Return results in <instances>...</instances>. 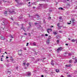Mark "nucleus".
<instances>
[{
  "label": "nucleus",
  "mask_w": 77,
  "mask_h": 77,
  "mask_svg": "<svg viewBox=\"0 0 77 77\" xmlns=\"http://www.w3.org/2000/svg\"><path fill=\"white\" fill-rule=\"evenodd\" d=\"M1 61H3V60H2V58H1Z\"/></svg>",
  "instance_id": "nucleus-50"
},
{
  "label": "nucleus",
  "mask_w": 77,
  "mask_h": 77,
  "mask_svg": "<svg viewBox=\"0 0 77 77\" xmlns=\"http://www.w3.org/2000/svg\"><path fill=\"white\" fill-rule=\"evenodd\" d=\"M29 6L30 7L31 6V5H29Z\"/></svg>",
  "instance_id": "nucleus-58"
},
{
  "label": "nucleus",
  "mask_w": 77,
  "mask_h": 77,
  "mask_svg": "<svg viewBox=\"0 0 77 77\" xmlns=\"http://www.w3.org/2000/svg\"><path fill=\"white\" fill-rule=\"evenodd\" d=\"M71 41H72V42H75V40L74 39L72 40Z\"/></svg>",
  "instance_id": "nucleus-13"
},
{
  "label": "nucleus",
  "mask_w": 77,
  "mask_h": 77,
  "mask_svg": "<svg viewBox=\"0 0 77 77\" xmlns=\"http://www.w3.org/2000/svg\"><path fill=\"white\" fill-rule=\"evenodd\" d=\"M60 20H61L62 19V17H60L59 18Z\"/></svg>",
  "instance_id": "nucleus-26"
},
{
  "label": "nucleus",
  "mask_w": 77,
  "mask_h": 77,
  "mask_svg": "<svg viewBox=\"0 0 77 77\" xmlns=\"http://www.w3.org/2000/svg\"><path fill=\"white\" fill-rule=\"evenodd\" d=\"M1 39L2 40H5V38L4 36L2 35L1 36Z\"/></svg>",
  "instance_id": "nucleus-3"
},
{
  "label": "nucleus",
  "mask_w": 77,
  "mask_h": 77,
  "mask_svg": "<svg viewBox=\"0 0 77 77\" xmlns=\"http://www.w3.org/2000/svg\"><path fill=\"white\" fill-rule=\"evenodd\" d=\"M10 38H14V37H13V36L12 35H11Z\"/></svg>",
  "instance_id": "nucleus-21"
},
{
  "label": "nucleus",
  "mask_w": 77,
  "mask_h": 77,
  "mask_svg": "<svg viewBox=\"0 0 77 77\" xmlns=\"http://www.w3.org/2000/svg\"><path fill=\"white\" fill-rule=\"evenodd\" d=\"M70 22L71 23V21H70Z\"/></svg>",
  "instance_id": "nucleus-63"
},
{
  "label": "nucleus",
  "mask_w": 77,
  "mask_h": 77,
  "mask_svg": "<svg viewBox=\"0 0 77 77\" xmlns=\"http://www.w3.org/2000/svg\"><path fill=\"white\" fill-rule=\"evenodd\" d=\"M33 45L34 46H36V43L35 42H34L33 43Z\"/></svg>",
  "instance_id": "nucleus-17"
},
{
  "label": "nucleus",
  "mask_w": 77,
  "mask_h": 77,
  "mask_svg": "<svg viewBox=\"0 0 77 77\" xmlns=\"http://www.w3.org/2000/svg\"><path fill=\"white\" fill-rule=\"evenodd\" d=\"M35 16L37 17V18H39V15H38L36 14Z\"/></svg>",
  "instance_id": "nucleus-19"
},
{
  "label": "nucleus",
  "mask_w": 77,
  "mask_h": 77,
  "mask_svg": "<svg viewBox=\"0 0 77 77\" xmlns=\"http://www.w3.org/2000/svg\"><path fill=\"white\" fill-rule=\"evenodd\" d=\"M28 44H29V43H27L26 45V46H28Z\"/></svg>",
  "instance_id": "nucleus-34"
},
{
  "label": "nucleus",
  "mask_w": 77,
  "mask_h": 77,
  "mask_svg": "<svg viewBox=\"0 0 77 77\" xmlns=\"http://www.w3.org/2000/svg\"><path fill=\"white\" fill-rule=\"evenodd\" d=\"M54 26H51V27H54Z\"/></svg>",
  "instance_id": "nucleus-46"
},
{
  "label": "nucleus",
  "mask_w": 77,
  "mask_h": 77,
  "mask_svg": "<svg viewBox=\"0 0 77 77\" xmlns=\"http://www.w3.org/2000/svg\"><path fill=\"white\" fill-rule=\"evenodd\" d=\"M57 43H59V40H57Z\"/></svg>",
  "instance_id": "nucleus-23"
},
{
  "label": "nucleus",
  "mask_w": 77,
  "mask_h": 77,
  "mask_svg": "<svg viewBox=\"0 0 77 77\" xmlns=\"http://www.w3.org/2000/svg\"><path fill=\"white\" fill-rule=\"evenodd\" d=\"M27 68L26 67H25V69H26Z\"/></svg>",
  "instance_id": "nucleus-59"
},
{
  "label": "nucleus",
  "mask_w": 77,
  "mask_h": 77,
  "mask_svg": "<svg viewBox=\"0 0 77 77\" xmlns=\"http://www.w3.org/2000/svg\"><path fill=\"white\" fill-rule=\"evenodd\" d=\"M3 2H4L5 3H6V2H6V1H3Z\"/></svg>",
  "instance_id": "nucleus-36"
},
{
  "label": "nucleus",
  "mask_w": 77,
  "mask_h": 77,
  "mask_svg": "<svg viewBox=\"0 0 77 77\" xmlns=\"http://www.w3.org/2000/svg\"><path fill=\"white\" fill-rule=\"evenodd\" d=\"M58 9H61V10H63V8H62V7H60V8H59Z\"/></svg>",
  "instance_id": "nucleus-15"
},
{
  "label": "nucleus",
  "mask_w": 77,
  "mask_h": 77,
  "mask_svg": "<svg viewBox=\"0 0 77 77\" xmlns=\"http://www.w3.org/2000/svg\"><path fill=\"white\" fill-rule=\"evenodd\" d=\"M30 2H29V4H30Z\"/></svg>",
  "instance_id": "nucleus-56"
},
{
  "label": "nucleus",
  "mask_w": 77,
  "mask_h": 77,
  "mask_svg": "<svg viewBox=\"0 0 77 77\" xmlns=\"http://www.w3.org/2000/svg\"><path fill=\"white\" fill-rule=\"evenodd\" d=\"M76 44H77V41H76Z\"/></svg>",
  "instance_id": "nucleus-64"
},
{
  "label": "nucleus",
  "mask_w": 77,
  "mask_h": 77,
  "mask_svg": "<svg viewBox=\"0 0 77 77\" xmlns=\"http://www.w3.org/2000/svg\"><path fill=\"white\" fill-rule=\"evenodd\" d=\"M47 32L48 33H50V32H49V31L48 30H51V31H52V30H51V29H47Z\"/></svg>",
  "instance_id": "nucleus-6"
},
{
  "label": "nucleus",
  "mask_w": 77,
  "mask_h": 77,
  "mask_svg": "<svg viewBox=\"0 0 77 77\" xmlns=\"http://www.w3.org/2000/svg\"><path fill=\"white\" fill-rule=\"evenodd\" d=\"M67 24H71V23H67Z\"/></svg>",
  "instance_id": "nucleus-38"
},
{
  "label": "nucleus",
  "mask_w": 77,
  "mask_h": 77,
  "mask_svg": "<svg viewBox=\"0 0 77 77\" xmlns=\"http://www.w3.org/2000/svg\"><path fill=\"white\" fill-rule=\"evenodd\" d=\"M9 12L10 13H12V12H14V11H9Z\"/></svg>",
  "instance_id": "nucleus-24"
},
{
  "label": "nucleus",
  "mask_w": 77,
  "mask_h": 77,
  "mask_svg": "<svg viewBox=\"0 0 77 77\" xmlns=\"http://www.w3.org/2000/svg\"><path fill=\"white\" fill-rule=\"evenodd\" d=\"M53 33L54 35H57V33L56 32H53Z\"/></svg>",
  "instance_id": "nucleus-12"
},
{
  "label": "nucleus",
  "mask_w": 77,
  "mask_h": 77,
  "mask_svg": "<svg viewBox=\"0 0 77 77\" xmlns=\"http://www.w3.org/2000/svg\"><path fill=\"white\" fill-rule=\"evenodd\" d=\"M1 53V50H0V53Z\"/></svg>",
  "instance_id": "nucleus-61"
},
{
  "label": "nucleus",
  "mask_w": 77,
  "mask_h": 77,
  "mask_svg": "<svg viewBox=\"0 0 77 77\" xmlns=\"http://www.w3.org/2000/svg\"><path fill=\"white\" fill-rule=\"evenodd\" d=\"M66 67H69V66H68V65H66L65 66Z\"/></svg>",
  "instance_id": "nucleus-27"
},
{
  "label": "nucleus",
  "mask_w": 77,
  "mask_h": 77,
  "mask_svg": "<svg viewBox=\"0 0 77 77\" xmlns=\"http://www.w3.org/2000/svg\"><path fill=\"white\" fill-rule=\"evenodd\" d=\"M18 54L19 55H20L21 56V54H22V50H20L18 51Z\"/></svg>",
  "instance_id": "nucleus-1"
},
{
  "label": "nucleus",
  "mask_w": 77,
  "mask_h": 77,
  "mask_svg": "<svg viewBox=\"0 0 77 77\" xmlns=\"http://www.w3.org/2000/svg\"><path fill=\"white\" fill-rule=\"evenodd\" d=\"M34 4H35V3H32V5H34Z\"/></svg>",
  "instance_id": "nucleus-57"
},
{
  "label": "nucleus",
  "mask_w": 77,
  "mask_h": 77,
  "mask_svg": "<svg viewBox=\"0 0 77 77\" xmlns=\"http://www.w3.org/2000/svg\"><path fill=\"white\" fill-rule=\"evenodd\" d=\"M45 36H48V34H45Z\"/></svg>",
  "instance_id": "nucleus-37"
},
{
  "label": "nucleus",
  "mask_w": 77,
  "mask_h": 77,
  "mask_svg": "<svg viewBox=\"0 0 77 77\" xmlns=\"http://www.w3.org/2000/svg\"><path fill=\"white\" fill-rule=\"evenodd\" d=\"M59 32H60V33H62V31H59Z\"/></svg>",
  "instance_id": "nucleus-39"
},
{
  "label": "nucleus",
  "mask_w": 77,
  "mask_h": 77,
  "mask_svg": "<svg viewBox=\"0 0 77 77\" xmlns=\"http://www.w3.org/2000/svg\"><path fill=\"white\" fill-rule=\"evenodd\" d=\"M11 61H13L14 60L12 59H11Z\"/></svg>",
  "instance_id": "nucleus-33"
},
{
  "label": "nucleus",
  "mask_w": 77,
  "mask_h": 77,
  "mask_svg": "<svg viewBox=\"0 0 77 77\" xmlns=\"http://www.w3.org/2000/svg\"><path fill=\"white\" fill-rule=\"evenodd\" d=\"M24 35H27V33H24Z\"/></svg>",
  "instance_id": "nucleus-35"
},
{
  "label": "nucleus",
  "mask_w": 77,
  "mask_h": 77,
  "mask_svg": "<svg viewBox=\"0 0 77 77\" xmlns=\"http://www.w3.org/2000/svg\"><path fill=\"white\" fill-rule=\"evenodd\" d=\"M21 29H23V30L25 31L26 32V31H25V29H24V27H23V24H22V27H21Z\"/></svg>",
  "instance_id": "nucleus-4"
},
{
  "label": "nucleus",
  "mask_w": 77,
  "mask_h": 77,
  "mask_svg": "<svg viewBox=\"0 0 77 77\" xmlns=\"http://www.w3.org/2000/svg\"><path fill=\"white\" fill-rule=\"evenodd\" d=\"M23 65H24V66H25L26 65V63H23Z\"/></svg>",
  "instance_id": "nucleus-22"
},
{
  "label": "nucleus",
  "mask_w": 77,
  "mask_h": 77,
  "mask_svg": "<svg viewBox=\"0 0 77 77\" xmlns=\"http://www.w3.org/2000/svg\"><path fill=\"white\" fill-rule=\"evenodd\" d=\"M29 63H27L26 64V65H27V66H29Z\"/></svg>",
  "instance_id": "nucleus-28"
},
{
  "label": "nucleus",
  "mask_w": 77,
  "mask_h": 77,
  "mask_svg": "<svg viewBox=\"0 0 77 77\" xmlns=\"http://www.w3.org/2000/svg\"><path fill=\"white\" fill-rule=\"evenodd\" d=\"M41 77H44V75H42Z\"/></svg>",
  "instance_id": "nucleus-47"
},
{
  "label": "nucleus",
  "mask_w": 77,
  "mask_h": 77,
  "mask_svg": "<svg viewBox=\"0 0 77 77\" xmlns=\"http://www.w3.org/2000/svg\"><path fill=\"white\" fill-rule=\"evenodd\" d=\"M61 77H64V76H63L62 75V76H61Z\"/></svg>",
  "instance_id": "nucleus-51"
},
{
  "label": "nucleus",
  "mask_w": 77,
  "mask_h": 77,
  "mask_svg": "<svg viewBox=\"0 0 77 77\" xmlns=\"http://www.w3.org/2000/svg\"><path fill=\"white\" fill-rule=\"evenodd\" d=\"M15 1H16V2H17V0H15Z\"/></svg>",
  "instance_id": "nucleus-54"
},
{
  "label": "nucleus",
  "mask_w": 77,
  "mask_h": 77,
  "mask_svg": "<svg viewBox=\"0 0 77 77\" xmlns=\"http://www.w3.org/2000/svg\"><path fill=\"white\" fill-rule=\"evenodd\" d=\"M28 34V35L29 36H31V35L30 34V33H29Z\"/></svg>",
  "instance_id": "nucleus-20"
},
{
  "label": "nucleus",
  "mask_w": 77,
  "mask_h": 77,
  "mask_svg": "<svg viewBox=\"0 0 77 77\" xmlns=\"http://www.w3.org/2000/svg\"><path fill=\"white\" fill-rule=\"evenodd\" d=\"M2 57H4V56H3V55H2Z\"/></svg>",
  "instance_id": "nucleus-55"
},
{
  "label": "nucleus",
  "mask_w": 77,
  "mask_h": 77,
  "mask_svg": "<svg viewBox=\"0 0 77 77\" xmlns=\"http://www.w3.org/2000/svg\"><path fill=\"white\" fill-rule=\"evenodd\" d=\"M5 53H6V54H8V53H7V52H5Z\"/></svg>",
  "instance_id": "nucleus-48"
},
{
  "label": "nucleus",
  "mask_w": 77,
  "mask_h": 77,
  "mask_svg": "<svg viewBox=\"0 0 77 77\" xmlns=\"http://www.w3.org/2000/svg\"><path fill=\"white\" fill-rule=\"evenodd\" d=\"M68 77H71V76L69 75H68Z\"/></svg>",
  "instance_id": "nucleus-40"
},
{
  "label": "nucleus",
  "mask_w": 77,
  "mask_h": 77,
  "mask_svg": "<svg viewBox=\"0 0 77 77\" xmlns=\"http://www.w3.org/2000/svg\"><path fill=\"white\" fill-rule=\"evenodd\" d=\"M10 42H11V41H12V39H10Z\"/></svg>",
  "instance_id": "nucleus-42"
},
{
  "label": "nucleus",
  "mask_w": 77,
  "mask_h": 77,
  "mask_svg": "<svg viewBox=\"0 0 77 77\" xmlns=\"http://www.w3.org/2000/svg\"><path fill=\"white\" fill-rule=\"evenodd\" d=\"M51 65H52L53 66L54 65V63H53V60H52L51 61Z\"/></svg>",
  "instance_id": "nucleus-7"
},
{
  "label": "nucleus",
  "mask_w": 77,
  "mask_h": 77,
  "mask_svg": "<svg viewBox=\"0 0 77 77\" xmlns=\"http://www.w3.org/2000/svg\"><path fill=\"white\" fill-rule=\"evenodd\" d=\"M45 59V58H44L43 59Z\"/></svg>",
  "instance_id": "nucleus-62"
},
{
  "label": "nucleus",
  "mask_w": 77,
  "mask_h": 77,
  "mask_svg": "<svg viewBox=\"0 0 77 77\" xmlns=\"http://www.w3.org/2000/svg\"><path fill=\"white\" fill-rule=\"evenodd\" d=\"M16 69H18V67H16Z\"/></svg>",
  "instance_id": "nucleus-41"
},
{
  "label": "nucleus",
  "mask_w": 77,
  "mask_h": 77,
  "mask_svg": "<svg viewBox=\"0 0 77 77\" xmlns=\"http://www.w3.org/2000/svg\"><path fill=\"white\" fill-rule=\"evenodd\" d=\"M68 66H69V67H70V66H71V64H70L69 65H68Z\"/></svg>",
  "instance_id": "nucleus-32"
},
{
  "label": "nucleus",
  "mask_w": 77,
  "mask_h": 77,
  "mask_svg": "<svg viewBox=\"0 0 77 77\" xmlns=\"http://www.w3.org/2000/svg\"><path fill=\"white\" fill-rule=\"evenodd\" d=\"M24 49L25 50H26V48H24Z\"/></svg>",
  "instance_id": "nucleus-43"
},
{
  "label": "nucleus",
  "mask_w": 77,
  "mask_h": 77,
  "mask_svg": "<svg viewBox=\"0 0 77 77\" xmlns=\"http://www.w3.org/2000/svg\"><path fill=\"white\" fill-rule=\"evenodd\" d=\"M75 21L74 19H71V21L72 22V23H74V21Z\"/></svg>",
  "instance_id": "nucleus-8"
},
{
  "label": "nucleus",
  "mask_w": 77,
  "mask_h": 77,
  "mask_svg": "<svg viewBox=\"0 0 77 77\" xmlns=\"http://www.w3.org/2000/svg\"><path fill=\"white\" fill-rule=\"evenodd\" d=\"M29 24L30 26V27H32V26H31V23H29Z\"/></svg>",
  "instance_id": "nucleus-30"
},
{
  "label": "nucleus",
  "mask_w": 77,
  "mask_h": 77,
  "mask_svg": "<svg viewBox=\"0 0 77 77\" xmlns=\"http://www.w3.org/2000/svg\"><path fill=\"white\" fill-rule=\"evenodd\" d=\"M60 25V23H58L57 24V26H58V27H60V26H59Z\"/></svg>",
  "instance_id": "nucleus-14"
},
{
  "label": "nucleus",
  "mask_w": 77,
  "mask_h": 77,
  "mask_svg": "<svg viewBox=\"0 0 77 77\" xmlns=\"http://www.w3.org/2000/svg\"><path fill=\"white\" fill-rule=\"evenodd\" d=\"M51 37L50 36H49V37H48V39H51Z\"/></svg>",
  "instance_id": "nucleus-25"
},
{
  "label": "nucleus",
  "mask_w": 77,
  "mask_h": 77,
  "mask_svg": "<svg viewBox=\"0 0 77 77\" xmlns=\"http://www.w3.org/2000/svg\"><path fill=\"white\" fill-rule=\"evenodd\" d=\"M56 71L57 72H59V70L58 69H56Z\"/></svg>",
  "instance_id": "nucleus-10"
},
{
  "label": "nucleus",
  "mask_w": 77,
  "mask_h": 77,
  "mask_svg": "<svg viewBox=\"0 0 77 77\" xmlns=\"http://www.w3.org/2000/svg\"><path fill=\"white\" fill-rule=\"evenodd\" d=\"M6 59H8V58H9V57H6Z\"/></svg>",
  "instance_id": "nucleus-45"
},
{
  "label": "nucleus",
  "mask_w": 77,
  "mask_h": 77,
  "mask_svg": "<svg viewBox=\"0 0 77 77\" xmlns=\"http://www.w3.org/2000/svg\"><path fill=\"white\" fill-rule=\"evenodd\" d=\"M69 40H70V39L69 38H68Z\"/></svg>",
  "instance_id": "nucleus-60"
},
{
  "label": "nucleus",
  "mask_w": 77,
  "mask_h": 77,
  "mask_svg": "<svg viewBox=\"0 0 77 77\" xmlns=\"http://www.w3.org/2000/svg\"><path fill=\"white\" fill-rule=\"evenodd\" d=\"M62 50V48L61 47H60V48H58L57 49V52H59V50L60 51H61Z\"/></svg>",
  "instance_id": "nucleus-2"
},
{
  "label": "nucleus",
  "mask_w": 77,
  "mask_h": 77,
  "mask_svg": "<svg viewBox=\"0 0 77 77\" xmlns=\"http://www.w3.org/2000/svg\"><path fill=\"white\" fill-rule=\"evenodd\" d=\"M65 45H68V44H65Z\"/></svg>",
  "instance_id": "nucleus-44"
},
{
  "label": "nucleus",
  "mask_w": 77,
  "mask_h": 77,
  "mask_svg": "<svg viewBox=\"0 0 77 77\" xmlns=\"http://www.w3.org/2000/svg\"><path fill=\"white\" fill-rule=\"evenodd\" d=\"M69 63H72V61L71 60H69Z\"/></svg>",
  "instance_id": "nucleus-16"
},
{
  "label": "nucleus",
  "mask_w": 77,
  "mask_h": 77,
  "mask_svg": "<svg viewBox=\"0 0 77 77\" xmlns=\"http://www.w3.org/2000/svg\"><path fill=\"white\" fill-rule=\"evenodd\" d=\"M75 62L77 63V59L75 60Z\"/></svg>",
  "instance_id": "nucleus-49"
},
{
  "label": "nucleus",
  "mask_w": 77,
  "mask_h": 77,
  "mask_svg": "<svg viewBox=\"0 0 77 77\" xmlns=\"http://www.w3.org/2000/svg\"><path fill=\"white\" fill-rule=\"evenodd\" d=\"M70 55H71V54H69V56H70Z\"/></svg>",
  "instance_id": "nucleus-52"
},
{
  "label": "nucleus",
  "mask_w": 77,
  "mask_h": 77,
  "mask_svg": "<svg viewBox=\"0 0 77 77\" xmlns=\"http://www.w3.org/2000/svg\"><path fill=\"white\" fill-rule=\"evenodd\" d=\"M31 75V73H29L27 75H26L27 76H30Z\"/></svg>",
  "instance_id": "nucleus-11"
},
{
  "label": "nucleus",
  "mask_w": 77,
  "mask_h": 77,
  "mask_svg": "<svg viewBox=\"0 0 77 77\" xmlns=\"http://www.w3.org/2000/svg\"><path fill=\"white\" fill-rule=\"evenodd\" d=\"M51 17H49V18H48L49 20H51Z\"/></svg>",
  "instance_id": "nucleus-31"
},
{
  "label": "nucleus",
  "mask_w": 77,
  "mask_h": 77,
  "mask_svg": "<svg viewBox=\"0 0 77 77\" xmlns=\"http://www.w3.org/2000/svg\"><path fill=\"white\" fill-rule=\"evenodd\" d=\"M34 24H35V25H36L37 24H39V23H34Z\"/></svg>",
  "instance_id": "nucleus-18"
},
{
  "label": "nucleus",
  "mask_w": 77,
  "mask_h": 77,
  "mask_svg": "<svg viewBox=\"0 0 77 77\" xmlns=\"http://www.w3.org/2000/svg\"><path fill=\"white\" fill-rule=\"evenodd\" d=\"M2 29H3V30H4L5 29V26H4V27H2Z\"/></svg>",
  "instance_id": "nucleus-29"
},
{
  "label": "nucleus",
  "mask_w": 77,
  "mask_h": 77,
  "mask_svg": "<svg viewBox=\"0 0 77 77\" xmlns=\"http://www.w3.org/2000/svg\"><path fill=\"white\" fill-rule=\"evenodd\" d=\"M47 44H50V40L48 39L46 41Z\"/></svg>",
  "instance_id": "nucleus-5"
},
{
  "label": "nucleus",
  "mask_w": 77,
  "mask_h": 77,
  "mask_svg": "<svg viewBox=\"0 0 77 77\" xmlns=\"http://www.w3.org/2000/svg\"><path fill=\"white\" fill-rule=\"evenodd\" d=\"M4 14L5 15H7L8 13H7V11H5L4 12Z\"/></svg>",
  "instance_id": "nucleus-9"
},
{
  "label": "nucleus",
  "mask_w": 77,
  "mask_h": 77,
  "mask_svg": "<svg viewBox=\"0 0 77 77\" xmlns=\"http://www.w3.org/2000/svg\"><path fill=\"white\" fill-rule=\"evenodd\" d=\"M32 8H33L34 9H35V7H33Z\"/></svg>",
  "instance_id": "nucleus-53"
}]
</instances>
